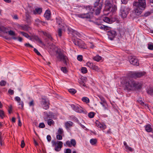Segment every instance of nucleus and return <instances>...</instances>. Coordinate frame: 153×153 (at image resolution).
Segmentation results:
<instances>
[{"mask_svg":"<svg viewBox=\"0 0 153 153\" xmlns=\"http://www.w3.org/2000/svg\"><path fill=\"white\" fill-rule=\"evenodd\" d=\"M121 82L129 91L139 89L142 88V84L140 83L133 80H129L126 77L123 78Z\"/></svg>","mask_w":153,"mask_h":153,"instance_id":"f257e3e1","label":"nucleus"},{"mask_svg":"<svg viewBox=\"0 0 153 153\" xmlns=\"http://www.w3.org/2000/svg\"><path fill=\"white\" fill-rule=\"evenodd\" d=\"M84 8L88 12V13H86L80 14L78 15V16L79 18L87 19H91L93 16V13H94L93 7L92 6L88 5L84 7Z\"/></svg>","mask_w":153,"mask_h":153,"instance_id":"f03ea898","label":"nucleus"},{"mask_svg":"<svg viewBox=\"0 0 153 153\" xmlns=\"http://www.w3.org/2000/svg\"><path fill=\"white\" fill-rule=\"evenodd\" d=\"M133 6L134 7V9L130 15V17L133 19L140 16L142 13V10L145 9L138 5Z\"/></svg>","mask_w":153,"mask_h":153,"instance_id":"7ed1b4c3","label":"nucleus"},{"mask_svg":"<svg viewBox=\"0 0 153 153\" xmlns=\"http://www.w3.org/2000/svg\"><path fill=\"white\" fill-rule=\"evenodd\" d=\"M102 6V1L96 0L94 4L93 9L96 15H99Z\"/></svg>","mask_w":153,"mask_h":153,"instance_id":"20e7f679","label":"nucleus"},{"mask_svg":"<svg viewBox=\"0 0 153 153\" xmlns=\"http://www.w3.org/2000/svg\"><path fill=\"white\" fill-rule=\"evenodd\" d=\"M57 58L60 59V61H62L64 64H66L68 60L67 56L64 54L63 51H60L57 53Z\"/></svg>","mask_w":153,"mask_h":153,"instance_id":"39448f33","label":"nucleus"},{"mask_svg":"<svg viewBox=\"0 0 153 153\" xmlns=\"http://www.w3.org/2000/svg\"><path fill=\"white\" fill-rule=\"evenodd\" d=\"M41 103L43 108L45 110L48 109L49 107V101L47 98H42Z\"/></svg>","mask_w":153,"mask_h":153,"instance_id":"423d86ee","label":"nucleus"},{"mask_svg":"<svg viewBox=\"0 0 153 153\" xmlns=\"http://www.w3.org/2000/svg\"><path fill=\"white\" fill-rule=\"evenodd\" d=\"M74 44L77 46H78L80 48L82 49L86 48V46L84 42L81 39H76L73 41Z\"/></svg>","mask_w":153,"mask_h":153,"instance_id":"0eeeda50","label":"nucleus"},{"mask_svg":"<svg viewBox=\"0 0 153 153\" xmlns=\"http://www.w3.org/2000/svg\"><path fill=\"white\" fill-rule=\"evenodd\" d=\"M76 140L74 139H71L70 140L67 141L64 143V146H68L71 147L73 146L75 147L76 146Z\"/></svg>","mask_w":153,"mask_h":153,"instance_id":"6e6552de","label":"nucleus"},{"mask_svg":"<svg viewBox=\"0 0 153 153\" xmlns=\"http://www.w3.org/2000/svg\"><path fill=\"white\" fill-rule=\"evenodd\" d=\"M129 60L131 64L136 66L139 65V60L135 57L131 56L129 57Z\"/></svg>","mask_w":153,"mask_h":153,"instance_id":"1a4fd4ad","label":"nucleus"},{"mask_svg":"<svg viewBox=\"0 0 153 153\" xmlns=\"http://www.w3.org/2000/svg\"><path fill=\"white\" fill-rule=\"evenodd\" d=\"M133 5H138L142 7V8H145L146 6L145 0H139L138 2L134 1Z\"/></svg>","mask_w":153,"mask_h":153,"instance_id":"9d476101","label":"nucleus"},{"mask_svg":"<svg viewBox=\"0 0 153 153\" xmlns=\"http://www.w3.org/2000/svg\"><path fill=\"white\" fill-rule=\"evenodd\" d=\"M129 9L126 7H122L120 9L121 15L123 18L126 17L128 13Z\"/></svg>","mask_w":153,"mask_h":153,"instance_id":"9b49d317","label":"nucleus"},{"mask_svg":"<svg viewBox=\"0 0 153 153\" xmlns=\"http://www.w3.org/2000/svg\"><path fill=\"white\" fill-rule=\"evenodd\" d=\"M86 65L90 68L97 71H100V68L94 64L90 62H88L86 63Z\"/></svg>","mask_w":153,"mask_h":153,"instance_id":"f8f14e48","label":"nucleus"},{"mask_svg":"<svg viewBox=\"0 0 153 153\" xmlns=\"http://www.w3.org/2000/svg\"><path fill=\"white\" fill-rule=\"evenodd\" d=\"M146 73L143 72H135L132 73L131 76L134 78L141 77L144 75Z\"/></svg>","mask_w":153,"mask_h":153,"instance_id":"ddd939ff","label":"nucleus"},{"mask_svg":"<svg viewBox=\"0 0 153 153\" xmlns=\"http://www.w3.org/2000/svg\"><path fill=\"white\" fill-rule=\"evenodd\" d=\"M112 0H106L105 1V9L108 11H110L112 5Z\"/></svg>","mask_w":153,"mask_h":153,"instance_id":"4468645a","label":"nucleus"},{"mask_svg":"<svg viewBox=\"0 0 153 153\" xmlns=\"http://www.w3.org/2000/svg\"><path fill=\"white\" fill-rule=\"evenodd\" d=\"M108 38L111 40H113L116 35V32L113 30L108 32Z\"/></svg>","mask_w":153,"mask_h":153,"instance_id":"2eb2a0df","label":"nucleus"},{"mask_svg":"<svg viewBox=\"0 0 153 153\" xmlns=\"http://www.w3.org/2000/svg\"><path fill=\"white\" fill-rule=\"evenodd\" d=\"M96 126L100 128L102 131L104 130L106 128V126L104 124H102L100 122L97 120L95 122Z\"/></svg>","mask_w":153,"mask_h":153,"instance_id":"dca6fc26","label":"nucleus"},{"mask_svg":"<svg viewBox=\"0 0 153 153\" xmlns=\"http://www.w3.org/2000/svg\"><path fill=\"white\" fill-rule=\"evenodd\" d=\"M63 143L62 141L57 142V145L55 146V150L56 152L59 151L62 147Z\"/></svg>","mask_w":153,"mask_h":153,"instance_id":"f3484780","label":"nucleus"},{"mask_svg":"<svg viewBox=\"0 0 153 153\" xmlns=\"http://www.w3.org/2000/svg\"><path fill=\"white\" fill-rule=\"evenodd\" d=\"M53 115L52 113L51 112H49V113L47 112H44V119L45 121H47L49 119H51Z\"/></svg>","mask_w":153,"mask_h":153,"instance_id":"a211bd4d","label":"nucleus"},{"mask_svg":"<svg viewBox=\"0 0 153 153\" xmlns=\"http://www.w3.org/2000/svg\"><path fill=\"white\" fill-rule=\"evenodd\" d=\"M42 9L41 7H37L33 10V13L34 15H40L42 12Z\"/></svg>","mask_w":153,"mask_h":153,"instance_id":"6ab92c4d","label":"nucleus"},{"mask_svg":"<svg viewBox=\"0 0 153 153\" xmlns=\"http://www.w3.org/2000/svg\"><path fill=\"white\" fill-rule=\"evenodd\" d=\"M45 23L47 24V23L46 22H43L40 20L38 18L36 19L35 20V24L37 26H38L39 25H44L45 24Z\"/></svg>","mask_w":153,"mask_h":153,"instance_id":"aec40b11","label":"nucleus"},{"mask_svg":"<svg viewBox=\"0 0 153 153\" xmlns=\"http://www.w3.org/2000/svg\"><path fill=\"white\" fill-rule=\"evenodd\" d=\"M51 16V12L50 10H47L44 14V16L47 20L50 19Z\"/></svg>","mask_w":153,"mask_h":153,"instance_id":"412c9836","label":"nucleus"},{"mask_svg":"<svg viewBox=\"0 0 153 153\" xmlns=\"http://www.w3.org/2000/svg\"><path fill=\"white\" fill-rule=\"evenodd\" d=\"M71 107L72 108H73L74 110L77 112L81 113L82 112V110L77 105H72Z\"/></svg>","mask_w":153,"mask_h":153,"instance_id":"4be33fe9","label":"nucleus"},{"mask_svg":"<svg viewBox=\"0 0 153 153\" xmlns=\"http://www.w3.org/2000/svg\"><path fill=\"white\" fill-rule=\"evenodd\" d=\"M146 131L148 132H150L152 131V128L150 124H148L144 126Z\"/></svg>","mask_w":153,"mask_h":153,"instance_id":"5701e85b","label":"nucleus"},{"mask_svg":"<svg viewBox=\"0 0 153 153\" xmlns=\"http://www.w3.org/2000/svg\"><path fill=\"white\" fill-rule=\"evenodd\" d=\"M73 123L72 122L70 121H68L66 122L65 123V126L66 128H68L69 127H72Z\"/></svg>","mask_w":153,"mask_h":153,"instance_id":"b1692460","label":"nucleus"},{"mask_svg":"<svg viewBox=\"0 0 153 153\" xmlns=\"http://www.w3.org/2000/svg\"><path fill=\"white\" fill-rule=\"evenodd\" d=\"M42 33L44 35L47 36L49 39L52 40L53 39V38L51 36V35L48 32H44V31H42Z\"/></svg>","mask_w":153,"mask_h":153,"instance_id":"393cba45","label":"nucleus"},{"mask_svg":"<svg viewBox=\"0 0 153 153\" xmlns=\"http://www.w3.org/2000/svg\"><path fill=\"white\" fill-rule=\"evenodd\" d=\"M123 144H124V145L125 146V149L126 150H128L129 151H130V152L133 151V149H132V148L131 147H129L128 145L127 144V143H126V141H124L123 142Z\"/></svg>","mask_w":153,"mask_h":153,"instance_id":"a878e982","label":"nucleus"},{"mask_svg":"<svg viewBox=\"0 0 153 153\" xmlns=\"http://www.w3.org/2000/svg\"><path fill=\"white\" fill-rule=\"evenodd\" d=\"M147 93L151 95H153V88H149L146 90Z\"/></svg>","mask_w":153,"mask_h":153,"instance_id":"bb28decb","label":"nucleus"},{"mask_svg":"<svg viewBox=\"0 0 153 153\" xmlns=\"http://www.w3.org/2000/svg\"><path fill=\"white\" fill-rule=\"evenodd\" d=\"M102 59L101 56H99V55H97L93 58V59L94 61L99 62L100 60Z\"/></svg>","mask_w":153,"mask_h":153,"instance_id":"cd10ccee","label":"nucleus"},{"mask_svg":"<svg viewBox=\"0 0 153 153\" xmlns=\"http://www.w3.org/2000/svg\"><path fill=\"white\" fill-rule=\"evenodd\" d=\"M103 21L107 23H110L111 22V21L110 19L107 17H104L103 19Z\"/></svg>","mask_w":153,"mask_h":153,"instance_id":"c85d7f7f","label":"nucleus"},{"mask_svg":"<svg viewBox=\"0 0 153 153\" xmlns=\"http://www.w3.org/2000/svg\"><path fill=\"white\" fill-rule=\"evenodd\" d=\"M47 121L48 122V124L50 126L54 124V122L51 119H49L48 120H47Z\"/></svg>","mask_w":153,"mask_h":153,"instance_id":"c756f323","label":"nucleus"},{"mask_svg":"<svg viewBox=\"0 0 153 153\" xmlns=\"http://www.w3.org/2000/svg\"><path fill=\"white\" fill-rule=\"evenodd\" d=\"M32 38L33 39L35 40L36 41H38L39 43H42V41L39 38L38 36L34 35L32 36Z\"/></svg>","mask_w":153,"mask_h":153,"instance_id":"7c9ffc66","label":"nucleus"},{"mask_svg":"<svg viewBox=\"0 0 153 153\" xmlns=\"http://www.w3.org/2000/svg\"><path fill=\"white\" fill-rule=\"evenodd\" d=\"M90 142L91 145H94L97 143V140L96 139H92L90 140Z\"/></svg>","mask_w":153,"mask_h":153,"instance_id":"2f4dec72","label":"nucleus"},{"mask_svg":"<svg viewBox=\"0 0 153 153\" xmlns=\"http://www.w3.org/2000/svg\"><path fill=\"white\" fill-rule=\"evenodd\" d=\"M82 100L83 102H85L86 103H88L90 102L89 99L86 97H83L82 99Z\"/></svg>","mask_w":153,"mask_h":153,"instance_id":"473e14b6","label":"nucleus"},{"mask_svg":"<svg viewBox=\"0 0 153 153\" xmlns=\"http://www.w3.org/2000/svg\"><path fill=\"white\" fill-rule=\"evenodd\" d=\"M69 92L72 94H75L76 92V90L73 88H71L68 90Z\"/></svg>","mask_w":153,"mask_h":153,"instance_id":"72a5a7b5","label":"nucleus"},{"mask_svg":"<svg viewBox=\"0 0 153 153\" xmlns=\"http://www.w3.org/2000/svg\"><path fill=\"white\" fill-rule=\"evenodd\" d=\"M111 8V12L112 13L114 12L117 9V6L115 5H112Z\"/></svg>","mask_w":153,"mask_h":153,"instance_id":"f704fd0d","label":"nucleus"},{"mask_svg":"<svg viewBox=\"0 0 153 153\" xmlns=\"http://www.w3.org/2000/svg\"><path fill=\"white\" fill-rule=\"evenodd\" d=\"M95 114V113L94 112H90L88 114V116L90 118H92L94 117Z\"/></svg>","mask_w":153,"mask_h":153,"instance_id":"c9c22d12","label":"nucleus"},{"mask_svg":"<svg viewBox=\"0 0 153 153\" xmlns=\"http://www.w3.org/2000/svg\"><path fill=\"white\" fill-rule=\"evenodd\" d=\"M20 33L27 38H28L30 37L28 34L22 31H20Z\"/></svg>","mask_w":153,"mask_h":153,"instance_id":"e433bc0d","label":"nucleus"},{"mask_svg":"<svg viewBox=\"0 0 153 153\" xmlns=\"http://www.w3.org/2000/svg\"><path fill=\"white\" fill-rule=\"evenodd\" d=\"M21 29L27 31L28 30V27L26 25H24L21 27Z\"/></svg>","mask_w":153,"mask_h":153,"instance_id":"4c0bfd02","label":"nucleus"},{"mask_svg":"<svg viewBox=\"0 0 153 153\" xmlns=\"http://www.w3.org/2000/svg\"><path fill=\"white\" fill-rule=\"evenodd\" d=\"M81 71L83 74L86 73L88 71L86 68L85 67H82L81 69Z\"/></svg>","mask_w":153,"mask_h":153,"instance_id":"58836bf2","label":"nucleus"},{"mask_svg":"<svg viewBox=\"0 0 153 153\" xmlns=\"http://www.w3.org/2000/svg\"><path fill=\"white\" fill-rule=\"evenodd\" d=\"M98 97L101 100L100 102H106V101L104 97L101 95L98 96Z\"/></svg>","mask_w":153,"mask_h":153,"instance_id":"ea45409f","label":"nucleus"},{"mask_svg":"<svg viewBox=\"0 0 153 153\" xmlns=\"http://www.w3.org/2000/svg\"><path fill=\"white\" fill-rule=\"evenodd\" d=\"M63 133V131L62 128H59L57 131V134H62Z\"/></svg>","mask_w":153,"mask_h":153,"instance_id":"a19ab883","label":"nucleus"},{"mask_svg":"<svg viewBox=\"0 0 153 153\" xmlns=\"http://www.w3.org/2000/svg\"><path fill=\"white\" fill-rule=\"evenodd\" d=\"M8 34L9 35L11 36H15L16 35L15 33L12 30H10L8 31Z\"/></svg>","mask_w":153,"mask_h":153,"instance_id":"79ce46f5","label":"nucleus"},{"mask_svg":"<svg viewBox=\"0 0 153 153\" xmlns=\"http://www.w3.org/2000/svg\"><path fill=\"white\" fill-rule=\"evenodd\" d=\"M58 35L59 37H61L62 35V30L61 28H59L58 30Z\"/></svg>","mask_w":153,"mask_h":153,"instance_id":"37998d69","label":"nucleus"},{"mask_svg":"<svg viewBox=\"0 0 153 153\" xmlns=\"http://www.w3.org/2000/svg\"><path fill=\"white\" fill-rule=\"evenodd\" d=\"M6 82L4 80H2L0 82V85L1 86H3L5 85Z\"/></svg>","mask_w":153,"mask_h":153,"instance_id":"c03bdc74","label":"nucleus"},{"mask_svg":"<svg viewBox=\"0 0 153 153\" xmlns=\"http://www.w3.org/2000/svg\"><path fill=\"white\" fill-rule=\"evenodd\" d=\"M61 70L65 73H67L68 71L67 69L65 67H62L61 68Z\"/></svg>","mask_w":153,"mask_h":153,"instance_id":"a18cd8bd","label":"nucleus"},{"mask_svg":"<svg viewBox=\"0 0 153 153\" xmlns=\"http://www.w3.org/2000/svg\"><path fill=\"white\" fill-rule=\"evenodd\" d=\"M4 116V111L2 110H0V117L3 119Z\"/></svg>","mask_w":153,"mask_h":153,"instance_id":"49530a36","label":"nucleus"},{"mask_svg":"<svg viewBox=\"0 0 153 153\" xmlns=\"http://www.w3.org/2000/svg\"><path fill=\"white\" fill-rule=\"evenodd\" d=\"M100 104L102 105V106L104 108L105 110L107 109V108L106 107V105H107L106 102H100Z\"/></svg>","mask_w":153,"mask_h":153,"instance_id":"de8ad7c7","label":"nucleus"},{"mask_svg":"<svg viewBox=\"0 0 153 153\" xmlns=\"http://www.w3.org/2000/svg\"><path fill=\"white\" fill-rule=\"evenodd\" d=\"M57 134L56 135V139L57 140H62V137L61 135L62 134Z\"/></svg>","mask_w":153,"mask_h":153,"instance_id":"09e8293b","label":"nucleus"},{"mask_svg":"<svg viewBox=\"0 0 153 153\" xmlns=\"http://www.w3.org/2000/svg\"><path fill=\"white\" fill-rule=\"evenodd\" d=\"M56 20L57 24L59 25H60L62 23L61 19L60 18H56Z\"/></svg>","mask_w":153,"mask_h":153,"instance_id":"8fccbe9b","label":"nucleus"},{"mask_svg":"<svg viewBox=\"0 0 153 153\" xmlns=\"http://www.w3.org/2000/svg\"><path fill=\"white\" fill-rule=\"evenodd\" d=\"M39 128H43L45 127V125L43 123H40L39 125Z\"/></svg>","mask_w":153,"mask_h":153,"instance_id":"3c124183","label":"nucleus"},{"mask_svg":"<svg viewBox=\"0 0 153 153\" xmlns=\"http://www.w3.org/2000/svg\"><path fill=\"white\" fill-rule=\"evenodd\" d=\"M83 57L82 55H79L77 57V59L78 61H81L82 60Z\"/></svg>","mask_w":153,"mask_h":153,"instance_id":"603ef678","label":"nucleus"},{"mask_svg":"<svg viewBox=\"0 0 153 153\" xmlns=\"http://www.w3.org/2000/svg\"><path fill=\"white\" fill-rule=\"evenodd\" d=\"M19 103V105H21V107H20L21 108H22L24 106V103L22 101H20L18 102Z\"/></svg>","mask_w":153,"mask_h":153,"instance_id":"864d4df0","label":"nucleus"},{"mask_svg":"<svg viewBox=\"0 0 153 153\" xmlns=\"http://www.w3.org/2000/svg\"><path fill=\"white\" fill-rule=\"evenodd\" d=\"M34 52L38 55L41 56V54L35 48L34 49Z\"/></svg>","mask_w":153,"mask_h":153,"instance_id":"5fc2aeb1","label":"nucleus"},{"mask_svg":"<svg viewBox=\"0 0 153 153\" xmlns=\"http://www.w3.org/2000/svg\"><path fill=\"white\" fill-rule=\"evenodd\" d=\"M29 105L30 106H34V100H32L29 103Z\"/></svg>","mask_w":153,"mask_h":153,"instance_id":"6e6d98bb","label":"nucleus"},{"mask_svg":"<svg viewBox=\"0 0 153 153\" xmlns=\"http://www.w3.org/2000/svg\"><path fill=\"white\" fill-rule=\"evenodd\" d=\"M25 45L27 47L33 48V47L29 43H26L25 44Z\"/></svg>","mask_w":153,"mask_h":153,"instance_id":"4d7b16f0","label":"nucleus"},{"mask_svg":"<svg viewBox=\"0 0 153 153\" xmlns=\"http://www.w3.org/2000/svg\"><path fill=\"white\" fill-rule=\"evenodd\" d=\"M5 30V27L3 26H0V31L3 32Z\"/></svg>","mask_w":153,"mask_h":153,"instance_id":"13d9d810","label":"nucleus"},{"mask_svg":"<svg viewBox=\"0 0 153 153\" xmlns=\"http://www.w3.org/2000/svg\"><path fill=\"white\" fill-rule=\"evenodd\" d=\"M25 143L24 142V140H22L21 141V147L22 148H23L25 146Z\"/></svg>","mask_w":153,"mask_h":153,"instance_id":"bf43d9fd","label":"nucleus"},{"mask_svg":"<svg viewBox=\"0 0 153 153\" xmlns=\"http://www.w3.org/2000/svg\"><path fill=\"white\" fill-rule=\"evenodd\" d=\"M47 139L49 142H50L51 140V136L49 135H48L47 136Z\"/></svg>","mask_w":153,"mask_h":153,"instance_id":"052dcab7","label":"nucleus"},{"mask_svg":"<svg viewBox=\"0 0 153 153\" xmlns=\"http://www.w3.org/2000/svg\"><path fill=\"white\" fill-rule=\"evenodd\" d=\"M8 92L9 93L10 95H12L14 94V91L13 90H12L11 89H9L8 90Z\"/></svg>","mask_w":153,"mask_h":153,"instance_id":"680f3d73","label":"nucleus"},{"mask_svg":"<svg viewBox=\"0 0 153 153\" xmlns=\"http://www.w3.org/2000/svg\"><path fill=\"white\" fill-rule=\"evenodd\" d=\"M18 126H21L22 125V123H21L20 118L19 117H18Z\"/></svg>","mask_w":153,"mask_h":153,"instance_id":"e2e57ef3","label":"nucleus"},{"mask_svg":"<svg viewBox=\"0 0 153 153\" xmlns=\"http://www.w3.org/2000/svg\"><path fill=\"white\" fill-rule=\"evenodd\" d=\"M89 45L90 47L92 49L94 48V45L91 42H90L89 44Z\"/></svg>","mask_w":153,"mask_h":153,"instance_id":"0e129e2a","label":"nucleus"},{"mask_svg":"<svg viewBox=\"0 0 153 153\" xmlns=\"http://www.w3.org/2000/svg\"><path fill=\"white\" fill-rule=\"evenodd\" d=\"M15 100L18 102L21 101V99L20 98L18 97H16L15 98Z\"/></svg>","mask_w":153,"mask_h":153,"instance_id":"69168bd1","label":"nucleus"},{"mask_svg":"<svg viewBox=\"0 0 153 153\" xmlns=\"http://www.w3.org/2000/svg\"><path fill=\"white\" fill-rule=\"evenodd\" d=\"M128 0H121L122 4H127Z\"/></svg>","mask_w":153,"mask_h":153,"instance_id":"338daca9","label":"nucleus"},{"mask_svg":"<svg viewBox=\"0 0 153 153\" xmlns=\"http://www.w3.org/2000/svg\"><path fill=\"white\" fill-rule=\"evenodd\" d=\"M148 48L150 50H153V45H148Z\"/></svg>","mask_w":153,"mask_h":153,"instance_id":"774afa93","label":"nucleus"}]
</instances>
